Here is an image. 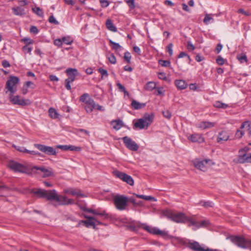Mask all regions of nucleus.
<instances>
[{
    "label": "nucleus",
    "mask_w": 251,
    "mask_h": 251,
    "mask_svg": "<svg viewBox=\"0 0 251 251\" xmlns=\"http://www.w3.org/2000/svg\"><path fill=\"white\" fill-rule=\"evenodd\" d=\"M235 245L243 249H249L251 251V240L245 239L243 236H231L227 238Z\"/></svg>",
    "instance_id": "nucleus-1"
},
{
    "label": "nucleus",
    "mask_w": 251,
    "mask_h": 251,
    "mask_svg": "<svg viewBox=\"0 0 251 251\" xmlns=\"http://www.w3.org/2000/svg\"><path fill=\"white\" fill-rule=\"evenodd\" d=\"M163 215L177 223H185V220L186 217L185 214L183 212L174 213L172 211L166 210L163 211Z\"/></svg>",
    "instance_id": "nucleus-2"
},
{
    "label": "nucleus",
    "mask_w": 251,
    "mask_h": 251,
    "mask_svg": "<svg viewBox=\"0 0 251 251\" xmlns=\"http://www.w3.org/2000/svg\"><path fill=\"white\" fill-rule=\"evenodd\" d=\"M153 115L145 114L142 118L138 119L136 123H134V126L136 128H139L141 129L147 128L151 124L153 120Z\"/></svg>",
    "instance_id": "nucleus-3"
},
{
    "label": "nucleus",
    "mask_w": 251,
    "mask_h": 251,
    "mask_svg": "<svg viewBox=\"0 0 251 251\" xmlns=\"http://www.w3.org/2000/svg\"><path fill=\"white\" fill-rule=\"evenodd\" d=\"M53 194L50 198L51 201H55L58 202L59 205H66L75 203L73 199H68L66 196L58 195L56 191L53 189Z\"/></svg>",
    "instance_id": "nucleus-4"
},
{
    "label": "nucleus",
    "mask_w": 251,
    "mask_h": 251,
    "mask_svg": "<svg viewBox=\"0 0 251 251\" xmlns=\"http://www.w3.org/2000/svg\"><path fill=\"white\" fill-rule=\"evenodd\" d=\"M113 201L116 208L122 211L126 209L128 199L124 195H117L113 198Z\"/></svg>",
    "instance_id": "nucleus-5"
},
{
    "label": "nucleus",
    "mask_w": 251,
    "mask_h": 251,
    "mask_svg": "<svg viewBox=\"0 0 251 251\" xmlns=\"http://www.w3.org/2000/svg\"><path fill=\"white\" fill-rule=\"evenodd\" d=\"M19 82V78L15 76L10 75L8 78L5 85V93L9 92L10 94H14L17 91L16 85Z\"/></svg>",
    "instance_id": "nucleus-6"
},
{
    "label": "nucleus",
    "mask_w": 251,
    "mask_h": 251,
    "mask_svg": "<svg viewBox=\"0 0 251 251\" xmlns=\"http://www.w3.org/2000/svg\"><path fill=\"white\" fill-rule=\"evenodd\" d=\"M9 96L10 101L14 105L25 106L31 103L29 100L23 99L19 95L14 96V94H9Z\"/></svg>",
    "instance_id": "nucleus-7"
},
{
    "label": "nucleus",
    "mask_w": 251,
    "mask_h": 251,
    "mask_svg": "<svg viewBox=\"0 0 251 251\" xmlns=\"http://www.w3.org/2000/svg\"><path fill=\"white\" fill-rule=\"evenodd\" d=\"M178 241L182 244H186L187 247L193 251H211L209 248L202 247L200 244L196 241L192 242H189L186 243L182 239L178 238Z\"/></svg>",
    "instance_id": "nucleus-8"
},
{
    "label": "nucleus",
    "mask_w": 251,
    "mask_h": 251,
    "mask_svg": "<svg viewBox=\"0 0 251 251\" xmlns=\"http://www.w3.org/2000/svg\"><path fill=\"white\" fill-rule=\"evenodd\" d=\"M66 73L68 75V78L65 79V87L68 90L71 89L70 83L75 81L77 75V71L75 69L68 68L66 70Z\"/></svg>",
    "instance_id": "nucleus-9"
},
{
    "label": "nucleus",
    "mask_w": 251,
    "mask_h": 251,
    "mask_svg": "<svg viewBox=\"0 0 251 251\" xmlns=\"http://www.w3.org/2000/svg\"><path fill=\"white\" fill-rule=\"evenodd\" d=\"M113 174L117 177L126 182L128 184L131 186L134 185V180L132 177L126 173L120 172L118 170H115L113 172Z\"/></svg>",
    "instance_id": "nucleus-10"
},
{
    "label": "nucleus",
    "mask_w": 251,
    "mask_h": 251,
    "mask_svg": "<svg viewBox=\"0 0 251 251\" xmlns=\"http://www.w3.org/2000/svg\"><path fill=\"white\" fill-rule=\"evenodd\" d=\"M238 156L233 160V162L236 164H244L245 163H251V153H238Z\"/></svg>",
    "instance_id": "nucleus-11"
},
{
    "label": "nucleus",
    "mask_w": 251,
    "mask_h": 251,
    "mask_svg": "<svg viewBox=\"0 0 251 251\" xmlns=\"http://www.w3.org/2000/svg\"><path fill=\"white\" fill-rule=\"evenodd\" d=\"M34 146L39 151L48 155H56V154L55 150L51 147L39 144H35Z\"/></svg>",
    "instance_id": "nucleus-12"
},
{
    "label": "nucleus",
    "mask_w": 251,
    "mask_h": 251,
    "mask_svg": "<svg viewBox=\"0 0 251 251\" xmlns=\"http://www.w3.org/2000/svg\"><path fill=\"white\" fill-rule=\"evenodd\" d=\"M9 168L14 172L26 173L27 168L24 165L14 161H11L8 164Z\"/></svg>",
    "instance_id": "nucleus-13"
},
{
    "label": "nucleus",
    "mask_w": 251,
    "mask_h": 251,
    "mask_svg": "<svg viewBox=\"0 0 251 251\" xmlns=\"http://www.w3.org/2000/svg\"><path fill=\"white\" fill-rule=\"evenodd\" d=\"M32 193L36 195H38L40 197L42 198H46L49 201H51L50 199V196H51L53 194V190H45L42 189H38L36 190H33Z\"/></svg>",
    "instance_id": "nucleus-14"
},
{
    "label": "nucleus",
    "mask_w": 251,
    "mask_h": 251,
    "mask_svg": "<svg viewBox=\"0 0 251 251\" xmlns=\"http://www.w3.org/2000/svg\"><path fill=\"white\" fill-rule=\"evenodd\" d=\"M123 141L127 148L132 151H137L139 149L138 145L130 138L125 136L122 138Z\"/></svg>",
    "instance_id": "nucleus-15"
},
{
    "label": "nucleus",
    "mask_w": 251,
    "mask_h": 251,
    "mask_svg": "<svg viewBox=\"0 0 251 251\" xmlns=\"http://www.w3.org/2000/svg\"><path fill=\"white\" fill-rule=\"evenodd\" d=\"M209 161H210V160L209 159H205L203 160H195L193 161V164L196 168L203 172H205L207 169L206 165Z\"/></svg>",
    "instance_id": "nucleus-16"
},
{
    "label": "nucleus",
    "mask_w": 251,
    "mask_h": 251,
    "mask_svg": "<svg viewBox=\"0 0 251 251\" xmlns=\"http://www.w3.org/2000/svg\"><path fill=\"white\" fill-rule=\"evenodd\" d=\"M63 192L66 194H70L73 196H76L77 197H85L86 196L81 193L80 189H75L73 188H69L65 189L63 190Z\"/></svg>",
    "instance_id": "nucleus-17"
},
{
    "label": "nucleus",
    "mask_w": 251,
    "mask_h": 251,
    "mask_svg": "<svg viewBox=\"0 0 251 251\" xmlns=\"http://www.w3.org/2000/svg\"><path fill=\"white\" fill-rule=\"evenodd\" d=\"M143 228L150 233L154 235H160L162 236H165L167 235V232L164 231L160 230L157 227H151L149 226H143Z\"/></svg>",
    "instance_id": "nucleus-18"
},
{
    "label": "nucleus",
    "mask_w": 251,
    "mask_h": 251,
    "mask_svg": "<svg viewBox=\"0 0 251 251\" xmlns=\"http://www.w3.org/2000/svg\"><path fill=\"white\" fill-rule=\"evenodd\" d=\"M84 217L87 219V220L80 221H79L78 225H80L81 223H83L87 227H89L90 226H93V228H95L96 225L94 220H96V218L94 217L87 216L86 215H84Z\"/></svg>",
    "instance_id": "nucleus-19"
},
{
    "label": "nucleus",
    "mask_w": 251,
    "mask_h": 251,
    "mask_svg": "<svg viewBox=\"0 0 251 251\" xmlns=\"http://www.w3.org/2000/svg\"><path fill=\"white\" fill-rule=\"evenodd\" d=\"M188 139L194 143H202L204 142V138L202 135L198 133H193L188 137Z\"/></svg>",
    "instance_id": "nucleus-20"
},
{
    "label": "nucleus",
    "mask_w": 251,
    "mask_h": 251,
    "mask_svg": "<svg viewBox=\"0 0 251 251\" xmlns=\"http://www.w3.org/2000/svg\"><path fill=\"white\" fill-rule=\"evenodd\" d=\"M216 125V123L215 122H210L208 121H202L199 123L197 125V127L199 128H201L202 129H205L207 128H210Z\"/></svg>",
    "instance_id": "nucleus-21"
},
{
    "label": "nucleus",
    "mask_w": 251,
    "mask_h": 251,
    "mask_svg": "<svg viewBox=\"0 0 251 251\" xmlns=\"http://www.w3.org/2000/svg\"><path fill=\"white\" fill-rule=\"evenodd\" d=\"M229 135L228 133L225 130L220 132L218 134L217 142L221 143L222 141H226L229 139Z\"/></svg>",
    "instance_id": "nucleus-22"
},
{
    "label": "nucleus",
    "mask_w": 251,
    "mask_h": 251,
    "mask_svg": "<svg viewBox=\"0 0 251 251\" xmlns=\"http://www.w3.org/2000/svg\"><path fill=\"white\" fill-rule=\"evenodd\" d=\"M95 101L92 99H89L87 100L86 102L85 103L86 104L85 109L87 113H90L93 111L94 109V106H95Z\"/></svg>",
    "instance_id": "nucleus-23"
},
{
    "label": "nucleus",
    "mask_w": 251,
    "mask_h": 251,
    "mask_svg": "<svg viewBox=\"0 0 251 251\" xmlns=\"http://www.w3.org/2000/svg\"><path fill=\"white\" fill-rule=\"evenodd\" d=\"M14 15L23 16L25 14V9L20 6L14 7L12 8Z\"/></svg>",
    "instance_id": "nucleus-24"
},
{
    "label": "nucleus",
    "mask_w": 251,
    "mask_h": 251,
    "mask_svg": "<svg viewBox=\"0 0 251 251\" xmlns=\"http://www.w3.org/2000/svg\"><path fill=\"white\" fill-rule=\"evenodd\" d=\"M131 105L133 109L137 110L144 108L146 106V103H140L133 100L131 101Z\"/></svg>",
    "instance_id": "nucleus-25"
},
{
    "label": "nucleus",
    "mask_w": 251,
    "mask_h": 251,
    "mask_svg": "<svg viewBox=\"0 0 251 251\" xmlns=\"http://www.w3.org/2000/svg\"><path fill=\"white\" fill-rule=\"evenodd\" d=\"M111 125L113 126V128L117 130L123 126V122L121 120H113L111 122Z\"/></svg>",
    "instance_id": "nucleus-26"
},
{
    "label": "nucleus",
    "mask_w": 251,
    "mask_h": 251,
    "mask_svg": "<svg viewBox=\"0 0 251 251\" xmlns=\"http://www.w3.org/2000/svg\"><path fill=\"white\" fill-rule=\"evenodd\" d=\"M175 85L178 89L180 90H183L187 86V84L183 80H176L175 81Z\"/></svg>",
    "instance_id": "nucleus-27"
},
{
    "label": "nucleus",
    "mask_w": 251,
    "mask_h": 251,
    "mask_svg": "<svg viewBox=\"0 0 251 251\" xmlns=\"http://www.w3.org/2000/svg\"><path fill=\"white\" fill-rule=\"evenodd\" d=\"M106 26L107 29L111 31L116 32L117 31L116 27L114 25L112 21L109 19L106 20Z\"/></svg>",
    "instance_id": "nucleus-28"
},
{
    "label": "nucleus",
    "mask_w": 251,
    "mask_h": 251,
    "mask_svg": "<svg viewBox=\"0 0 251 251\" xmlns=\"http://www.w3.org/2000/svg\"><path fill=\"white\" fill-rule=\"evenodd\" d=\"M48 112L50 118L52 119H56L58 118L59 115L54 108L52 107L50 108Z\"/></svg>",
    "instance_id": "nucleus-29"
},
{
    "label": "nucleus",
    "mask_w": 251,
    "mask_h": 251,
    "mask_svg": "<svg viewBox=\"0 0 251 251\" xmlns=\"http://www.w3.org/2000/svg\"><path fill=\"white\" fill-rule=\"evenodd\" d=\"M9 191V188L7 186L0 184V196H4Z\"/></svg>",
    "instance_id": "nucleus-30"
},
{
    "label": "nucleus",
    "mask_w": 251,
    "mask_h": 251,
    "mask_svg": "<svg viewBox=\"0 0 251 251\" xmlns=\"http://www.w3.org/2000/svg\"><path fill=\"white\" fill-rule=\"evenodd\" d=\"M144 226V224H142L141 223H137V224H131L128 226V228L132 231H136L138 230V229L142 226Z\"/></svg>",
    "instance_id": "nucleus-31"
},
{
    "label": "nucleus",
    "mask_w": 251,
    "mask_h": 251,
    "mask_svg": "<svg viewBox=\"0 0 251 251\" xmlns=\"http://www.w3.org/2000/svg\"><path fill=\"white\" fill-rule=\"evenodd\" d=\"M33 13H35L37 15L40 17H44V12L42 9H40L39 7H35L32 8Z\"/></svg>",
    "instance_id": "nucleus-32"
},
{
    "label": "nucleus",
    "mask_w": 251,
    "mask_h": 251,
    "mask_svg": "<svg viewBox=\"0 0 251 251\" xmlns=\"http://www.w3.org/2000/svg\"><path fill=\"white\" fill-rule=\"evenodd\" d=\"M156 88V84L152 81L149 82L145 86V88L148 91H152Z\"/></svg>",
    "instance_id": "nucleus-33"
},
{
    "label": "nucleus",
    "mask_w": 251,
    "mask_h": 251,
    "mask_svg": "<svg viewBox=\"0 0 251 251\" xmlns=\"http://www.w3.org/2000/svg\"><path fill=\"white\" fill-rule=\"evenodd\" d=\"M214 106L216 108L226 109L228 105L220 101H216L214 103Z\"/></svg>",
    "instance_id": "nucleus-34"
},
{
    "label": "nucleus",
    "mask_w": 251,
    "mask_h": 251,
    "mask_svg": "<svg viewBox=\"0 0 251 251\" xmlns=\"http://www.w3.org/2000/svg\"><path fill=\"white\" fill-rule=\"evenodd\" d=\"M135 196L140 199H143L146 201H156V199L151 196H145L143 195H138V194H135Z\"/></svg>",
    "instance_id": "nucleus-35"
},
{
    "label": "nucleus",
    "mask_w": 251,
    "mask_h": 251,
    "mask_svg": "<svg viewBox=\"0 0 251 251\" xmlns=\"http://www.w3.org/2000/svg\"><path fill=\"white\" fill-rule=\"evenodd\" d=\"M94 215H99L104 217L105 219L108 218V214L106 213L105 210L100 211L99 210H95Z\"/></svg>",
    "instance_id": "nucleus-36"
},
{
    "label": "nucleus",
    "mask_w": 251,
    "mask_h": 251,
    "mask_svg": "<svg viewBox=\"0 0 251 251\" xmlns=\"http://www.w3.org/2000/svg\"><path fill=\"white\" fill-rule=\"evenodd\" d=\"M237 59L240 61L241 63H243V62H247L248 59L246 55L244 53H241L238 54L237 55Z\"/></svg>",
    "instance_id": "nucleus-37"
},
{
    "label": "nucleus",
    "mask_w": 251,
    "mask_h": 251,
    "mask_svg": "<svg viewBox=\"0 0 251 251\" xmlns=\"http://www.w3.org/2000/svg\"><path fill=\"white\" fill-rule=\"evenodd\" d=\"M188 222L189 223L188 226H195L197 228V224L198 222L195 221L192 218H189L186 216L185 223Z\"/></svg>",
    "instance_id": "nucleus-38"
},
{
    "label": "nucleus",
    "mask_w": 251,
    "mask_h": 251,
    "mask_svg": "<svg viewBox=\"0 0 251 251\" xmlns=\"http://www.w3.org/2000/svg\"><path fill=\"white\" fill-rule=\"evenodd\" d=\"M90 97V95L88 93H84L82 94L79 98V101L85 103L89 99H91Z\"/></svg>",
    "instance_id": "nucleus-39"
},
{
    "label": "nucleus",
    "mask_w": 251,
    "mask_h": 251,
    "mask_svg": "<svg viewBox=\"0 0 251 251\" xmlns=\"http://www.w3.org/2000/svg\"><path fill=\"white\" fill-rule=\"evenodd\" d=\"M62 43L66 45H71L73 42V40L70 36H65L62 38Z\"/></svg>",
    "instance_id": "nucleus-40"
},
{
    "label": "nucleus",
    "mask_w": 251,
    "mask_h": 251,
    "mask_svg": "<svg viewBox=\"0 0 251 251\" xmlns=\"http://www.w3.org/2000/svg\"><path fill=\"white\" fill-rule=\"evenodd\" d=\"M200 204L202 205L203 207L205 208H208L210 207H212L213 205V203L211 201H201L199 203Z\"/></svg>",
    "instance_id": "nucleus-41"
},
{
    "label": "nucleus",
    "mask_w": 251,
    "mask_h": 251,
    "mask_svg": "<svg viewBox=\"0 0 251 251\" xmlns=\"http://www.w3.org/2000/svg\"><path fill=\"white\" fill-rule=\"evenodd\" d=\"M109 43L111 45H113V46L112 47V49L114 50H118L121 48L119 44L114 42L111 40H109Z\"/></svg>",
    "instance_id": "nucleus-42"
},
{
    "label": "nucleus",
    "mask_w": 251,
    "mask_h": 251,
    "mask_svg": "<svg viewBox=\"0 0 251 251\" xmlns=\"http://www.w3.org/2000/svg\"><path fill=\"white\" fill-rule=\"evenodd\" d=\"M67 148V151H80L81 150V148L73 145H68Z\"/></svg>",
    "instance_id": "nucleus-43"
},
{
    "label": "nucleus",
    "mask_w": 251,
    "mask_h": 251,
    "mask_svg": "<svg viewBox=\"0 0 251 251\" xmlns=\"http://www.w3.org/2000/svg\"><path fill=\"white\" fill-rule=\"evenodd\" d=\"M210 20H213V19L211 17V14H206L205 15V17L203 19V22L206 25H208Z\"/></svg>",
    "instance_id": "nucleus-44"
},
{
    "label": "nucleus",
    "mask_w": 251,
    "mask_h": 251,
    "mask_svg": "<svg viewBox=\"0 0 251 251\" xmlns=\"http://www.w3.org/2000/svg\"><path fill=\"white\" fill-rule=\"evenodd\" d=\"M32 50V48L31 47H28L27 45L24 46L22 48V50L25 53H28L31 54Z\"/></svg>",
    "instance_id": "nucleus-45"
},
{
    "label": "nucleus",
    "mask_w": 251,
    "mask_h": 251,
    "mask_svg": "<svg viewBox=\"0 0 251 251\" xmlns=\"http://www.w3.org/2000/svg\"><path fill=\"white\" fill-rule=\"evenodd\" d=\"M125 1L130 9H133L135 7L134 0H125Z\"/></svg>",
    "instance_id": "nucleus-46"
},
{
    "label": "nucleus",
    "mask_w": 251,
    "mask_h": 251,
    "mask_svg": "<svg viewBox=\"0 0 251 251\" xmlns=\"http://www.w3.org/2000/svg\"><path fill=\"white\" fill-rule=\"evenodd\" d=\"M131 55L130 52L126 51L124 53V59L128 63H130Z\"/></svg>",
    "instance_id": "nucleus-47"
},
{
    "label": "nucleus",
    "mask_w": 251,
    "mask_h": 251,
    "mask_svg": "<svg viewBox=\"0 0 251 251\" xmlns=\"http://www.w3.org/2000/svg\"><path fill=\"white\" fill-rule=\"evenodd\" d=\"M159 63L163 67H168L170 65V62L168 60H160Z\"/></svg>",
    "instance_id": "nucleus-48"
},
{
    "label": "nucleus",
    "mask_w": 251,
    "mask_h": 251,
    "mask_svg": "<svg viewBox=\"0 0 251 251\" xmlns=\"http://www.w3.org/2000/svg\"><path fill=\"white\" fill-rule=\"evenodd\" d=\"M208 224H209L208 221H206V220L202 221L200 223L198 222L197 228L205 226L206 225H207Z\"/></svg>",
    "instance_id": "nucleus-49"
},
{
    "label": "nucleus",
    "mask_w": 251,
    "mask_h": 251,
    "mask_svg": "<svg viewBox=\"0 0 251 251\" xmlns=\"http://www.w3.org/2000/svg\"><path fill=\"white\" fill-rule=\"evenodd\" d=\"M99 72L100 73V74L101 75V77L102 78L103 76H105V77H107L108 75V73H107V71L105 70V69H103L101 68H100L99 69Z\"/></svg>",
    "instance_id": "nucleus-50"
},
{
    "label": "nucleus",
    "mask_w": 251,
    "mask_h": 251,
    "mask_svg": "<svg viewBox=\"0 0 251 251\" xmlns=\"http://www.w3.org/2000/svg\"><path fill=\"white\" fill-rule=\"evenodd\" d=\"M173 44L170 43L166 48V50L169 52L170 56H172L173 55Z\"/></svg>",
    "instance_id": "nucleus-51"
},
{
    "label": "nucleus",
    "mask_w": 251,
    "mask_h": 251,
    "mask_svg": "<svg viewBox=\"0 0 251 251\" xmlns=\"http://www.w3.org/2000/svg\"><path fill=\"white\" fill-rule=\"evenodd\" d=\"M225 60L221 56H218L217 58L216 59V63L220 65H223L225 63Z\"/></svg>",
    "instance_id": "nucleus-52"
},
{
    "label": "nucleus",
    "mask_w": 251,
    "mask_h": 251,
    "mask_svg": "<svg viewBox=\"0 0 251 251\" xmlns=\"http://www.w3.org/2000/svg\"><path fill=\"white\" fill-rule=\"evenodd\" d=\"M109 61L112 64H115L116 63V58L113 54H111L108 57Z\"/></svg>",
    "instance_id": "nucleus-53"
},
{
    "label": "nucleus",
    "mask_w": 251,
    "mask_h": 251,
    "mask_svg": "<svg viewBox=\"0 0 251 251\" xmlns=\"http://www.w3.org/2000/svg\"><path fill=\"white\" fill-rule=\"evenodd\" d=\"M244 131L238 129L236 132L235 136L236 138L240 139L242 137V136L244 135Z\"/></svg>",
    "instance_id": "nucleus-54"
},
{
    "label": "nucleus",
    "mask_w": 251,
    "mask_h": 251,
    "mask_svg": "<svg viewBox=\"0 0 251 251\" xmlns=\"http://www.w3.org/2000/svg\"><path fill=\"white\" fill-rule=\"evenodd\" d=\"M162 114L163 116L167 119H170L172 116L171 112L168 110L162 111Z\"/></svg>",
    "instance_id": "nucleus-55"
},
{
    "label": "nucleus",
    "mask_w": 251,
    "mask_h": 251,
    "mask_svg": "<svg viewBox=\"0 0 251 251\" xmlns=\"http://www.w3.org/2000/svg\"><path fill=\"white\" fill-rule=\"evenodd\" d=\"M49 21L50 23L58 25L59 22L55 19L53 16H50L49 18Z\"/></svg>",
    "instance_id": "nucleus-56"
},
{
    "label": "nucleus",
    "mask_w": 251,
    "mask_h": 251,
    "mask_svg": "<svg viewBox=\"0 0 251 251\" xmlns=\"http://www.w3.org/2000/svg\"><path fill=\"white\" fill-rule=\"evenodd\" d=\"M15 149H16L17 151L22 152H26L27 149H26L24 147L22 146H14Z\"/></svg>",
    "instance_id": "nucleus-57"
},
{
    "label": "nucleus",
    "mask_w": 251,
    "mask_h": 251,
    "mask_svg": "<svg viewBox=\"0 0 251 251\" xmlns=\"http://www.w3.org/2000/svg\"><path fill=\"white\" fill-rule=\"evenodd\" d=\"M100 2L101 6L104 8L107 7L109 4V2L107 0H100Z\"/></svg>",
    "instance_id": "nucleus-58"
},
{
    "label": "nucleus",
    "mask_w": 251,
    "mask_h": 251,
    "mask_svg": "<svg viewBox=\"0 0 251 251\" xmlns=\"http://www.w3.org/2000/svg\"><path fill=\"white\" fill-rule=\"evenodd\" d=\"M53 175V173L51 170L47 169L45 172H44L43 177H48Z\"/></svg>",
    "instance_id": "nucleus-59"
},
{
    "label": "nucleus",
    "mask_w": 251,
    "mask_h": 251,
    "mask_svg": "<svg viewBox=\"0 0 251 251\" xmlns=\"http://www.w3.org/2000/svg\"><path fill=\"white\" fill-rule=\"evenodd\" d=\"M54 44L58 47H60L62 46V39H55L54 41Z\"/></svg>",
    "instance_id": "nucleus-60"
},
{
    "label": "nucleus",
    "mask_w": 251,
    "mask_h": 251,
    "mask_svg": "<svg viewBox=\"0 0 251 251\" xmlns=\"http://www.w3.org/2000/svg\"><path fill=\"white\" fill-rule=\"evenodd\" d=\"M187 48L188 50H194L195 49V46L193 45V44L190 41H188L187 42Z\"/></svg>",
    "instance_id": "nucleus-61"
},
{
    "label": "nucleus",
    "mask_w": 251,
    "mask_h": 251,
    "mask_svg": "<svg viewBox=\"0 0 251 251\" xmlns=\"http://www.w3.org/2000/svg\"><path fill=\"white\" fill-rule=\"evenodd\" d=\"M23 41L27 45H30L33 43V40L28 38H25L23 39Z\"/></svg>",
    "instance_id": "nucleus-62"
},
{
    "label": "nucleus",
    "mask_w": 251,
    "mask_h": 251,
    "mask_svg": "<svg viewBox=\"0 0 251 251\" xmlns=\"http://www.w3.org/2000/svg\"><path fill=\"white\" fill-rule=\"evenodd\" d=\"M238 13L243 14L246 16H250L251 15L249 11H245L243 9L240 8L238 10Z\"/></svg>",
    "instance_id": "nucleus-63"
},
{
    "label": "nucleus",
    "mask_w": 251,
    "mask_h": 251,
    "mask_svg": "<svg viewBox=\"0 0 251 251\" xmlns=\"http://www.w3.org/2000/svg\"><path fill=\"white\" fill-rule=\"evenodd\" d=\"M250 150V149L248 147H245L241 149H240L238 151V153H247Z\"/></svg>",
    "instance_id": "nucleus-64"
}]
</instances>
